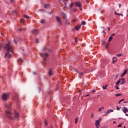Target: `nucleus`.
Returning <instances> with one entry per match:
<instances>
[{
  "label": "nucleus",
  "mask_w": 128,
  "mask_h": 128,
  "mask_svg": "<svg viewBox=\"0 0 128 128\" xmlns=\"http://www.w3.org/2000/svg\"><path fill=\"white\" fill-rule=\"evenodd\" d=\"M50 128H54L52 126L50 127Z\"/></svg>",
  "instance_id": "nucleus-60"
},
{
  "label": "nucleus",
  "mask_w": 128,
  "mask_h": 128,
  "mask_svg": "<svg viewBox=\"0 0 128 128\" xmlns=\"http://www.w3.org/2000/svg\"><path fill=\"white\" fill-rule=\"evenodd\" d=\"M62 18H65V20H67L66 19V14H62Z\"/></svg>",
  "instance_id": "nucleus-23"
},
{
  "label": "nucleus",
  "mask_w": 128,
  "mask_h": 128,
  "mask_svg": "<svg viewBox=\"0 0 128 128\" xmlns=\"http://www.w3.org/2000/svg\"><path fill=\"white\" fill-rule=\"evenodd\" d=\"M87 0V2H88V0Z\"/></svg>",
  "instance_id": "nucleus-61"
},
{
  "label": "nucleus",
  "mask_w": 128,
  "mask_h": 128,
  "mask_svg": "<svg viewBox=\"0 0 128 128\" xmlns=\"http://www.w3.org/2000/svg\"><path fill=\"white\" fill-rule=\"evenodd\" d=\"M8 94L6 93H4L2 95V98L4 100H8Z\"/></svg>",
  "instance_id": "nucleus-6"
},
{
  "label": "nucleus",
  "mask_w": 128,
  "mask_h": 128,
  "mask_svg": "<svg viewBox=\"0 0 128 128\" xmlns=\"http://www.w3.org/2000/svg\"><path fill=\"white\" fill-rule=\"evenodd\" d=\"M66 24L67 26L70 25V21H68V19L66 20Z\"/></svg>",
  "instance_id": "nucleus-19"
},
{
  "label": "nucleus",
  "mask_w": 128,
  "mask_h": 128,
  "mask_svg": "<svg viewBox=\"0 0 128 128\" xmlns=\"http://www.w3.org/2000/svg\"><path fill=\"white\" fill-rule=\"evenodd\" d=\"M115 88H116V90H120V88H118V85L115 86Z\"/></svg>",
  "instance_id": "nucleus-38"
},
{
  "label": "nucleus",
  "mask_w": 128,
  "mask_h": 128,
  "mask_svg": "<svg viewBox=\"0 0 128 128\" xmlns=\"http://www.w3.org/2000/svg\"><path fill=\"white\" fill-rule=\"evenodd\" d=\"M24 22H25L24 19H21L20 20V22L22 24H24Z\"/></svg>",
  "instance_id": "nucleus-26"
},
{
  "label": "nucleus",
  "mask_w": 128,
  "mask_h": 128,
  "mask_svg": "<svg viewBox=\"0 0 128 128\" xmlns=\"http://www.w3.org/2000/svg\"><path fill=\"white\" fill-rule=\"evenodd\" d=\"M116 34L114 33H113L111 36H110L109 38V39H108V42H110L111 40H112V36H115Z\"/></svg>",
  "instance_id": "nucleus-13"
},
{
  "label": "nucleus",
  "mask_w": 128,
  "mask_h": 128,
  "mask_svg": "<svg viewBox=\"0 0 128 128\" xmlns=\"http://www.w3.org/2000/svg\"><path fill=\"white\" fill-rule=\"evenodd\" d=\"M124 99H122L119 101V104H120V102H124Z\"/></svg>",
  "instance_id": "nucleus-37"
},
{
  "label": "nucleus",
  "mask_w": 128,
  "mask_h": 128,
  "mask_svg": "<svg viewBox=\"0 0 128 128\" xmlns=\"http://www.w3.org/2000/svg\"><path fill=\"white\" fill-rule=\"evenodd\" d=\"M108 29L109 32L110 30V27H108Z\"/></svg>",
  "instance_id": "nucleus-48"
},
{
  "label": "nucleus",
  "mask_w": 128,
  "mask_h": 128,
  "mask_svg": "<svg viewBox=\"0 0 128 128\" xmlns=\"http://www.w3.org/2000/svg\"><path fill=\"white\" fill-rule=\"evenodd\" d=\"M118 60V58L116 57H113L112 58V64H115L116 62Z\"/></svg>",
  "instance_id": "nucleus-16"
},
{
  "label": "nucleus",
  "mask_w": 128,
  "mask_h": 128,
  "mask_svg": "<svg viewBox=\"0 0 128 128\" xmlns=\"http://www.w3.org/2000/svg\"><path fill=\"white\" fill-rule=\"evenodd\" d=\"M73 22H76V19L74 18V19L73 20Z\"/></svg>",
  "instance_id": "nucleus-45"
},
{
  "label": "nucleus",
  "mask_w": 128,
  "mask_h": 128,
  "mask_svg": "<svg viewBox=\"0 0 128 128\" xmlns=\"http://www.w3.org/2000/svg\"><path fill=\"white\" fill-rule=\"evenodd\" d=\"M20 30H22V29H20Z\"/></svg>",
  "instance_id": "nucleus-63"
},
{
  "label": "nucleus",
  "mask_w": 128,
  "mask_h": 128,
  "mask_svg": "<svg viewBox=\"0 0 128 128\" xmlns=\"http://www.w3.org/2000/svg\"><path fill=\"white\" fill-rule=\"evenodd\" d=\"M14 42L15 44H18V40H14Z\"/></svg>",
  "instance_id": "nucleus-41"
},
{
  "label": "nucleus",
  "mask_w": 128,
  "mask_h": 128,
  "mask_svg": "<svg viewBox=\"0 0 128 128\" xmlns=\"http://www.w3.org/2000/svg\"><path fill=\"white\" fill-rule=\"evenodd\" d=\"M14 12H16V11H14Z\"/></svg>",
  "instance_id": "nucleus-64"
},
{
  "label": "nucleus",
  "mask_w": 128,
  "mask_h": 128,
  "mask_svg": "<svg viewBox=\"0 0 128 128\" xmlns=\"http://www.w3.org/2000/svg\"><path fill=\"white\" fill-rule=\"evenodd\" d=\"M38 12H46V10H44V9H40L38 10Z\"/></svg>",
  "instance_id": "nucleus-34"
},
{
  "label": "nucleus",
  "mask_w": 128,
  "mask_h": 128,
  "mask_svg": "<svg viewBox=\"0 0 128 128\" xmlns=\"http://www.w3.org/2000/svg\"><path fill=\"white\" fill-rule=\"evenodd\" d=\"M120 6H122V4H119V8H120Z\"/></svg>",
  "instance_id": "nucleus-54"
},
{
  "label": "nucleus",
  "mask_w": 128,
  "mask_h": 128,
  "mask_svg": "<svg viewBox=\"0 0 128 128\" xmlns=\"http://www.w3.org/2000/svg\"><path fill=\"white\" fill-rule=\"evenodd\" d=\"M80 26H82V25H78L76 26H75V30H79L80 29Z\"/></svg>",
  "instance_id": "nucleus-15"
},
{
  "label": "nucleus",
  "mask_w": 128,
  "mask_h": 128,
  "mask_svg": "<svg viewBox=\"0 0 128 128\" xmlns=\"http://www.w3.org/2000/svg\"><path fill=\"white\" fill-rule=\"evenodd\" d=\"M122 127V124H120L118 126V128H120Z\"/></svg>",
  "instance_id": "nucleus-44"
},
{
  "label": "nucleus",
  "mask_w": 128,
  "mask_h": 128,
  "mask_svg": "<svg viewBox=\"0 0 128 128\" xmlns=\"http://www.w3.org/2000/svg\"><path fill=\"white\" fill-rule=\"evenodd\" d=\"M114 112V110H108L105 114V116H106L107 114H110V112Z\"/></svg>",
  "instance_id": "nucleus-14"
},
{
  "label": "nucleus",
  "mask_w": 128,
  "mask_h": 128,
  "mask_svg": "<svg viewBox=\"0 0 128 128\" xmlns=\"http://www.w3.org/2000/svg\"><path fill=\"white\" fill-rule=\"evenodd\" d=\"M75 42H78V38H76V40H75Z\"/></svg>",
  "instance_id": "nucleus-47"
},
{
  "label": "nucleus",
  "mask_w": 128,
  "mask_h": 128,
  "mask_svg": "<svg viewBox=\"0 0 128 128\" xmlns=\"http://www.w3.org/2000/svg\"><path fill=\"white\" fill-rule=\"evenodd\" d=\"M124 104H126V102H124Z\"/></svg>",
  "instance_id": "nucleus-59"
},
{
  "label": "nucleus",
  "mask_w": 128,
  "mask_h": 128,
  "mask_svg": "<svg viewBox=\"0 0 128 128\" xmlns=\"http://www.w3.org/2000/svg\"><path fill=\"white\" fill-rule=\"evenodd\" d=\"M56 20L57 22H58L60 26H62V18L58 16H56Z\"/></svg>",
  "instance_id": "nucleus-4"
},
{
  "label": "nucleus",
  "mask_w": 128,
  "mask_h": 128,
  "mask_svg": "<svg viewBox=\"0 0 128 128\" xmlns=\"http://www.w3.org/2000/svg\"><path fill=\"white\" fill-rule=\"evenodd\" d=\"M120 108L118 107V106H116V110H120Z\"/></svg>",
  "instance_id": "nucleus-40"
},
{
  "label": "nucleus",
  "mask_w": 128,
  "mask_h": 128,
  "mask_svg": "<svg viewBox=\"0 0 128 128\" xmlns=\"http://www.w3.org/2000/svg\"><path fill=\"white\" fill-rule=\"evenodd\" d=\"M32 34H38V30H33L32 32Z\"/></svg>",
  "instance_id": "nucleus-11"
},
{
  "label": "nucleus",
  "mask_w": 128,
  "mask_h": 128,
  "mask_svg": "<svg viewBox=\"0 0 128 128\" xmlns=\"http://www.w3.org/2000/svg\"><path fill=\"white\" fill-rule=\"evenodd\" d=\"M114 14H115L116 15H118V16H120V14H118L116 12H115Z\"/></svg>",
  "instance_id": "nucleus-43"
},
{
  "label": "nucleus",
  "mask_w": 128,
  "mask_h": 128,
  "mask_svg": "<svg viewBox=\"0 0 128 128\" xmlns=\"http://www.w3.org/2000/svg\"><path fill=\"white\" fill-rule=\"evenodd\" d=\"M102 28L104 29V30H103L102 32H104V34H106V32H104V27H103V28Z\"/></svg>",
  "instance_id": "nucleus-42"
},
{
  "label": "nucleus",
  "mask_w": 128,
  "mask_h": 128,
  "mask_svg": "<svg viewBox=\"0 0 128 128\" xmlns=\"http://www.w3.org/2000/svg\"><path fill=\"white\" fill-rule=\"evenodd\" d=\"M113 124H116V122L115 121L113 122Z\"/></svg>",
  "instance_id": "nucleus-58"
},
{
  "label": "nucleus",
  "mask_w": 128,
  "mask_h": 128,
  "mask_svg": "<svg viewBox=\"0 0 128 128\" xmlns=\"http://www.w3.org/2000/svg\"><path fill=\"white\" fill-rule=\"evenodd\" d=\"M122 56V54H116V56H118V58H120V56Z\"/></svg>",
  "instance_id": "nucleus-32"
},
{
  "label": "nucleus",
  "mask_w": 128,
  "mask_h": 128,
  "mask_svg": "<svg viewBox=\"0 0 128 128\" xmlns=\"http://www.w3.org/2000/svg\"><path fill=\"white\" fill-rule=\"evenodd\" d=\"M108 46H109L108 44L106 45V48H108Z\"/></svg>",
  "instance_id": "nucleus-51"
},
{
  "label": "nucleus",
  "mask_w": 128,
  "mask_h": 128,
  "mask_svg": "<svg viewBox=\"0 0 128 128\" xmlns=\"http://www.w3.org/2000/svg\"><path fill=\"white\" fill-rule=\"evenodd\" d=\"M94 117V113H92V114H91V118H93Z\"/></svg>",
  "instance_id": "nucleus-36"
},
{
  "label": "nucleus",
  "mask_w": 128,
  "mask_h": 128,
  "mask_svg": "<svg viewBox=\"0 0 128 128\" xmlns=\"http://www.w3.org/2000/svg\"><path fill=\"white\" fill-rule=\"evenodd\" d=\"M4 106H5V108H8L9 110H10L11 107L10 104L6 103Z\"/></svg>",
  "instance_id": "nucleus-17"
},
{
  "label": "nucleus",
  "mask_w": 128,
  "mask_h": 128,
  "mask_svg": "<svg viewBox=\"0 0 128 128\" xmlns=\"http://www.w3.org/2000/svg\"><path fill=\"white\" fill-rule=\"evenodd\" d=\"M126 82V80L124 78H120L116 83V86H118V84H124Z\"/></svg>",
  "instance_id": "nucleus-3"
},
{
  "label": "nucleus",
  "mask_w": 128,
  "mask_h": 128,
  "mask_svg": "<svg viewBox=\"0 0 128 128\" xmlns=\"http://www.w3.org/2000/svg\"><path fill=\"white\" fill-rule=\"evenodd\" d=\"M100 122H102V118H100L98 120H96L95 122V126L96 128H100Z\"/></svg>",
  "instance_id": "nucleus-5"
},
{
  "label": "nucleus",
  "mask_w": 128,
  "mask_h": 128,
  "mask_svg": "<svg viewBox=\"0 0 128 128\" xmlns=\"http://www.w3.org/2000/svg\"><path fill=\"white\" fill-rule=\"evenodd\" d=\"M14 116L16 118H20V113L16 111H14Z\"/></svg>",
  "instance_id": "nucleus-7"
},
{
  "label": "nucleus",
  "mask_w": 128,
  "mask_h": 128,
  "mask_svg": "<svg viewBox=\"0 0 128 128\" xmlns=\"http://www.w3.org/2000/svg\"><path fill=\"white\" fill-rule=\"evenodd\" d=\"M44 8H50V4H44Z\"/></svg>",
  "instance_id": "nucleus-20"
},
{
  "label": "nucleus",
  "mask_w": 128,
  "mask_h": 128,
  "mask_svg": "<svg viewBox=\"0 0 128 128\" xmlns=\"http://www.w3.org/2000/svg\"><path fill=\"white\" fill-rule=\"evenodd\" d=\"M75 4L76 6H78V8H82V4H80V2H76Z\"/></svg>",
  "instance_id": "nucleus-10"
},
{
  "label": "nucleus",
  "mask_w": 128,
  "mask_h": 128,
  "mask_svg": "<svg viewBox=\"0 0 128 128\" xmlns=\"http://www.w3.org/2000/svg\"><path fill=\"white\" fill-rule=\"evenodd\" d=\"M74 70L76 72H78V74H80V76H82L84 74V73L82 72H78V70H76V69H75Z\"/></svg>",
  "instance_id": "nucleus-21"
},
{
  "label": "nucleus",
  "mask_w": 128,
  "mask_h": 128,
  "mask_svg": "<svg viewBox=\"0 0 128 128\" xmlns=\"http://www.w3.org/2000/svg\"><path fill=\"white\" fill-rule=\"evenodd\" d=\"M92 94L94 93V92H96V90H93L92 92Z\"/></svg>",
  "instance_id": "nucleus-46"
},
{
  "label": "nucleus",
  "mask_w": 128,
  "mask_h": 128,
  "mask_svg": "<svg viewBox=\"0 0 128 128\" xmlns=\"http://www.w3.org/2000/svg\"><path fill=\"white\" fill-rule=\"evenodd\" d=\"M74 6V3H71L70 4V8H72V7Z\"/></svg>",
  "instance_id": "nucleus-28"
},
{
  "label": "nucleus",
  "mask_w": 128,
  "mask_h": 128,
  "mask_svg": "<svg viewBox=\"0 0 128 128\" xmlns=\"http://www.w3.org/2000/svg\"><path fill=\"white\" fill-rule=\"evenodd\" d=\"M78 118H75V124H78Z\"/></svg>",
  "instance_id": "nucleus-27"
},
{
  "label": "nucleus",
  "mask_w": 128,
  "mask_h": 128,
  "mask_svg": "<svg viewBox=\"0 0 128 128\" xmlns=\"http://www.w3.org/2000/svg\"><path fill=\"white\" fill-rule=\"evenodd\" d=\"M40 22L42 24H46V20H42Z\"/></svg>",
  "instance_id": "nucleus-24"
},
{
  "label": "nucleus",
  "mask_w": 128,
  "mask_h": 128,
  "mask_svg": "<svg viewBox=\"0 0 128 128\" xmlns=\"http://www.w3.org/2000/svg\"><path fill=\"white\" fill-rule=\"evenodd\" d=\"M35 40L36 44H38V38H36Z\"/></svg>",
  "instance_id": "nucleus-35"
},
{
  "label": "nucleus",
  "mask_w": 128,
  "mask_h": 128,
  "mask_svg": "<svg viewBox=\"0 0 128 128\" xmlns=\"http://www.w3.org/2000/svg\"><path fill=\"white\" fill-rule=\"evenodd\" d=\"M40 56H43L44 58H46L48 56V53H45L44 54V53H41L40 54Z\"/></svg>",
  "instance_id": "nucleus-8"
},
{
  "label": "nucleus",
  "mask_w": 128,
  "mask_h": 128,
  "mask_svg": "<svg viewBox=\"0 0 128 128\" xmlns=\"http://www.w3.org/2000/svg\"><path fill=\"white\" fill-rule=\"evenodd\" d=\"M5 112L6 114V116L10 118V120H14V116H12V112L10 110H6Z\"/></svg>",
  "instance_id": "nucleus-2"
},
{
  "label": "nucleus",
  "mask_w": 128,
  "mask_h": 128,
  "mask_svg": "<svg viewBox=\"0 0 128 128\" xmlns=\"http://www.w3.org/2000/svg\"><path fill=\"white\" fill-rule=\"evenodd\" d=\"M20 60V62H22V60Z\"/></svg>",
  "instance_id": "nucleus-56"
},
{
  "label": "nucleus",
  "mask_w": 128,
  "mask_h": 128,
  "mask_svg": "<svg viewBox=\"0 0 128 128\" xmlns=\"http://www.w3.org/2000/svg\"><path fill=\"white\" fill-rule=\"evenodd\" d=\"M10 2H12V4H14V3L15 2L14 0H10Z\"/></svg>",
  "instance_id": "nucleus-39"
},
{
  "label": "nucleus",
  "mask_w": 128,
  "mask_h": 128,
  "mask_svg": "<svg viewBox=\"0 0 128 128\" xmlns=\"http://www.w3.org/2000/svg\"><path fill=\"white\" fill-rule=\"evenodd\" d=\"M122 94L119 93V94H116V96H122Z\"/></svg>",
  "instance_id": "nucleus-25"
},
{
  "label": "nucleus",
  "mask_w": 128,
  "mask_h": 128,
  "mask_svg": "<svg viewBox=\"0 0 128 128\" xmlns=\"http://www.w3.org/2000/svg\"><path fill=\"white\" fill-rule=\"evenodd\" d=\"M120 16H124V14H120Z\"/></svg>",
  "instance_id": "nucleus-53"
},
{
  "label": "nucleus",
  "mask_w": 128,
  "mask_h": 128,
  "mask_svg": "<svg viewBox=\"0 0 128 128\" xmlns=\"http://www.w3.org/2000/svg\"><path fill=\"white\" fill-rule=\"evenodd\" d=\"M122 110L124 114H126V112H128V109L126 107H123L122 108Z\"/></svg>",
  "instance_id": "nucleus-9"
},
{
  "label": "nucleus",
  "mask_w": 128,
  "mask_h": 128,
  "mask_svg": "<svg viewBox=\"0 0 128 128\" xmlns=\"http://www.w3.org/2000/svg\"><path fill=\"white\" fill-rule=\"evenodd\" d=\"M90 96V94H87L85 96V98H86V96Z\"/></svg>",
  "instance_id": "nucleus-49"
},
{
  "label": "nucleus",
  "mask_w": 128,
  "mask_h": 128,
  "mask_svg": "<svg viewBox=\"0 0 128 128\" xmlns=\"http://www.w3.org/2000/svg\"><path fill=\"white\" fill-rule=\"evenodd\" d=\"M45 126H48V122H46L45 121Z\"/></svg>",
  "instance_id": "nucleus-50"
},
{
  "label": "nucleus",
  "mask_w": 128,
  "mask_h": 128,
  "mask_svg": "<svg viewBox=\"0 0 128 128\" xmlns=\"http://www.w3.org/2000/svg\"><path fill=\"white\" fill-rule=\"evenodd\" d=\"M108 87V85H106V86H102V89L103 90H106V88Z\"/></svg>",
  "instance_id": "nucleus-30"
},
{
  "label": "nucleus",
  "mask_w": 128,
  "mask_h": 128,
  "mask_svg": "<svg viewBox=\"0 0 128 128\" xmlns=\"http://www.w3.org/2000/svg\"><path fill=\"white\" fill-rule=\"evenodd\" d=\"M44 50H46V52H52V50H50V49H47L46 48L44 47L43 48Z\"/></svg>",
  "instance_id": "nucleus-22"
},
{
  "label": "nucleus",
  "mask_w": 128,
  "mask_h": 128,
  "mask_svg": "<svg viewBox=\"0 0 128 128\" xmlns=\"http://www.w3.org/2000/svg\"><path fill=\"white\" fill-rule=\"evenodd\" d=\"M126 74H128V70H124V72L121 74L122 78L124 76H126Z\"/></svg>",
  "instance_id": "nucleus-12"
},
{
  "label": "nucleus",
  "mask_w": 128,
  "mask_h": 128,
  "mask_svg": "<svg viewBox=\"0 0 128 128\" xmlns=\"http://www.w3.org/2000/svg\"><path fill=\"white\" fill-rule=\"evenodd\" d=\"M66 2V0H63L64 2Z\"/></svg>",
  "instance_id": "nucleus-57"
},
{
  "label": "nucleus",
  "mask_w": 128,
  "mask_h": 128,
  "mask_svg": "<svg viewBox=\"0 0 128 128\" xmlns=\"http://www.w3.org/2000/svg\"><path fill=\"white\" fill-rule=\"evenodd\" d=\"M104 106H102V107L99 108L98 111L99 112H102V110H104Z\"/></svg>",
  "instance_id": "nucleus-29"
},
{
  "label": "nucleus",
  "mask_w": 128,
  "mask_h": 128,
  "mask_svg": "<svg viewBox=\"0 0 128 128\" xmlns=\"http://www.w3.org/2000/svg\"><path fill=\"white\" fill-rule=\"evenodd\" d=\"M124 128H126V126H124Z\"/></svg>",
  "instance_id": "nucleus-62"
},
{
  "label": "nucleus",
  "mask_w": 128,
  "mask_h": 128,
  "mask_svg": "<svg viewBox=\"0 0 128 128\" xmlns=\"http://www.w3.org/2000/svg\"><path fill=\"white\" fill-rule=\"evenodd\" d=\"M86 21H82V26H84L85 24H86Z\"/></svg>",
  "instance_id": "nucleus-33"
},
{
  "label": "nucleus",
  "mask_w": 128,
  "mask_h": 128,
  "mask_svg": "<svg viewBox=\"0 0 128 128\" xmlns=\"http://www.w3.org/2000/svg\"><path fill=\"white\" fill-rule=\"evenodd\" d=\"M74 12H76V9H74Z\"/></svg>",
  "instance_id": "nucleus-55"
},
{
  "label": "nucleus",
  "mask_w": 128,
  "mask_h": 128,
  "mask_svg": "<svg viewBox=\"0 0 128 128\" xmlns=\"http://www.w3.org/2000/svg\"><path fill=\"white\" fill-rule=\"evenodd\" d=\"M2 48L6 50V52L4 54V58H10L12 55L11 54V53L14 52V49L12 48V44L10 41H8L6 43L4 44H0V50H2Z\"/></svg>",
  "instance_id": "nucleus-1"
},
{
  "label": "nucleus",
  "mask_w": 128,
  "mask_h": 128,
  "mask_svg": "<svg viewBox=\"0 0 128 128\" xmlns=\"http://www.w3.org/2000/svg\"><path fill=\"white\" fill-rule=\"evenodd\" d=\"M24 18H25L28 19V18H30V16H27V15H24Z\"/></svg>",
  "instance_id": "nucleus-31"
},
{
  "label": "nucleus",
  "mask_w": 128,
  "mask_h": 128,
  "mask_svg": "<svg viewBox=\"0 0 128 128\" xmlns=\"http://www.w3.org/2000/svg\"><path fill=\"white\" fill-rule=\"evenodd\" d=\"M125 116H128V114L126 113Z\"/></svg>",
  "instance_id": "nucleus-52"
},
{
  "label": "nucleus",
  "mask_w": 128,
  "mask_h": 128,
  "mask_svg": "<svg viewBox=\"0 0 128 128\" xmlns=\"http://www.w3.org/2000/svg\"><path fill=\"white\" fill-rule=\"evenodd\" d=\"M48 74L50 76H52V69L49 70Z\"/></svg>",
  "instance_id": "nucleus-18"
}]
</instances>
